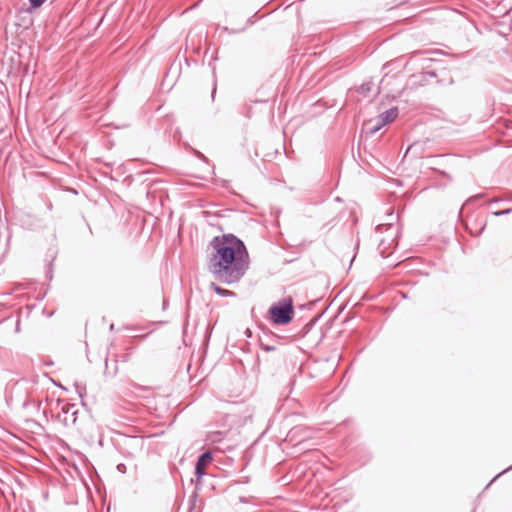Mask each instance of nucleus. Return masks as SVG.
Wrapping results in <instances>:
<instances>
[{
    "instance_id": "f257e3e1",
    "label": "nucleus",
    "mask_w": 512,
    "mask_h": 512,
    "mask_svg": "<svg viewBox=\"0 0 512 512\" xmlns=\"http://www.w3.org/2000/svg\"><path fill=\"white\" fill-rule=\"evenodd\" d=\"M209 246L212 252L207 266L214 279L225 285L241 281L250 267V257L245 243L232 233L215 236Z\"/></svg>"
},
{
    "instance_id": "f03ea898",
    "label": "nucleus",
    "mask_w": 512,
    "mask_h": 512,
    "mask_svg": "<svg viewBox=\"0 0 512 512\" xmlns=\"http://www.w3.org/2000/svg\"><path fill=\"white\" fill-rule=\"evenodd\" d=\"M294 318V306L291 297H284L272 304L268 310V320L273 325H287Z\"/></svg>"
},
{
    "instance_id": "7ed1b4c3",
    "label": "nucleus",
    "mask_w": 512,
    "mask_h": 512,
    "mask_svg": "<svg viewBox=\"0 0 512 512\" xmlns=\"http://www.w3.org/2000/svg\"><path fill=\"white\" fill-rule=\"evenodd\" d=\"M78 414L79 410L76 408L75 404L64 403L60 407L58 420L66 427L75 426L77 424Z\"/></svg>"
},
{
    "instance_id": "20e7f679",
    "label": "nucleus",
    "mask_w": 512,
    "mask_h": 512,
    "mask_svg": "<svg viewBox=\"0 0 512 512\" xmlns=\"http://www.w3.org/2000/svg\"><path fill=\"white\" fill-rule=\"evenodd\" d=\"M399 110L397 107H391L379 115L380 125H386L393 122L398 116Z\"/></svg>"
},
{
    "instance_id": "39448f33",
    "label": "nucleus",
    "mask_w": 512,
    "mask_h": 512,
    "mask_svg": "<svg viewBox=\"0 0 512 512\" xmlns=\"http://www.w3.org/2000/svg\"><path fill=\"white\" fill-rule=\"evenodd\" d=\"M213 461V454L211 451H204L202 452L197 460H196V464L197 466L199 467H202V469H206V467L211 464V462Z\"/></svg>"
},
{
    "instance_id": "423d86ee",
    "label": "nucleus",
    "mask_w": 512,
    "mask_h": 512,
    "mask_svg": "<svg viewBox=\"0 0 512 512\" xmlns=\"http://www.w3.org/2000/svg\"><path fill=\"white\" fill-rule=\"evenodd\" d=\"M210 288L220 297H236L237 294L231 290L222 288L214 282L210 283Z\"/></svg>"
},
{
    "instance_id": "0eeeda50",
    "label": "nucleus",
    "mask_w": 512,
    "mask_h": 512,
    "mask_svg": "<svg viewBox=\"0 0 512 512\" xmlns=\"http://www.w3.org/2000/svg\"><path fill=\"white\" fill-rule=\"evenodd\" d=\"M373 87H374L373 81L369 80V81H366V82L362 83L359 86V88L357 89V92L359 94H361L362 96L367 97V96H369V94L373 90Z\"/></svg>"
},
{
    "instance_id": "6e6552de",
    "label": "nucleus",
    "mask_w": 512,
    "mask_h": 512,
    "mask_svg": "<svg viewBox=\"0 0 512 512\" xmlns=\"http://www.w3.org/2000/svg\"><path fill=\"white\" fill-rule=\"evenodd\" d=\"M437 77V73L434 70H426L420 74V82H428L430 79Z\"/></svg>"
},
{
    "instance_id": "1a4fd4ad",
    "label": "nucleus",
    "mask_w": 512,
    "mask_h": 512,
    "mask_svg": "<svg viewBox=\"0 0 512 512\" xmlns=\"http://www.w3.org/2000/svg\"><path fill=\"white\" fill-rule=\"evenodd\" d=\"M117 371H118L117 361H115L114 369L112 371H110L109 366H108V359L106 358L105 359L104 375L108 376V377H114L117 374Z\"/></svg>"
},
{
    "instance_id": "9d476101",
    "label": "nucleus",
    "mask_w": 512,
    "mask_h": 512,
    "mask_svg": "<svg viewBox=\"0 0 512 512\" xmlns=\"http://www.w3.org/2000/svg\"><path fill=\"white\" fill-rule=\"evenodd\" d=\"M222 436H223V433H222L221 431H215V432H212V433L208 436V439H209L212 443H215V442H219V441H221Z\"/></svg>"
},
{
    "instance_id": "9b49d317",
    "label": "nucleus",
    "mask_w": 512,
    "mask_h": 512,
    "mask_svg": "<svg viewBox=\"0 0 512 512\" xmlns=\"http://www.w3.org/2000/svg\"><path fill=\"white\" fill-rule=\"evenodd\" d=\"M196 482L199 483L203 476L206 474L205 469H202V467H199L195 465V471H194Z\"/></svg>"
},
{
    "instance_id": "f8f14e48",
    "label": "nucleus",
    "mask_w": 512,
    "mask_h": 512,
    "mask_svg": "<svg viewBox=\"0 0 512 512\" xmlns=\"http://www.w3.org/2000/svg\"><path fill=\"white\" fill-rule=\"evenodd\" d=\"M197 498H198V494H197L196 491H194L192 493V495L190 496V498H189L190 506H189V511L188 512H193L194 511Z\"/></svg>"
},
{
    "instance_id": "ddd939ff",
    "label": "nucleus",
    "mask_w": 512,
    "mask_h": 512,
    "mask_svg": "<svg viewBox=\"0 0 512 512\" xmlns=\"http://www.w3.org/2000/svg\"><path fill=\"white\" fill-rule=\"evenodd\" d=\"M47 0H28L31 8L38 9L40 8Z\"/></svg>"
},
{
    "instance_id": "4468645a",
    "label": "nucleus",
    "mask_w": 512,
    "mask_h": 512,
    "mask_svg": "<svg viewBox=\"0 0 512 512\" xmlns=\"http://www.w3.org/2000/svg\"><path fill=\"white\" fill-rule=\"evenodd\" d=\"M260 347L262 350L267 351V352L276 350L275 345L265 344L261 338H260Z\"/></svg>"
},
{
    "instance_id": "2eb2a0df",
    "label": "nucleus",
    "mask_w": 512,
    "mask_h": 512,
    "mask_svg": "<svg viewBox=\"0 0 512 512\" xmlns=\"http://www.w3.org/2000/svg\"><path fill=\"white\" fill-rule=\"evenodd\" d=\"M191 151L192 153L194 154L195 157H197L199 160H202L204 162H208V159L205 157V155L203 153H201L200 151L194 149V148H191Z\"/></svg>"
},
{
    "instance_id": "dca6fc26",
    "label": "nucleus",
    "mask_w": 512,
    "mask_h": 512,
    "mask_svg": "<svg viewBox=\"0 0 512 512\" xmlns=\"http://www.w3.org/2000/svg\"><path fill=\"white\" fill-rule=\"evenodd\" d=\"M512 212V208H507V209H504V210H499V211H494L492 214L496 217H500V216H503V215H508Z\"/></svg>"
},
{
    "instance_id": "f3484780",
    "label": "nucleus",
    "mask_w": 512,
    "mask_h": 512,
    "mask_svg": "<svg viewBox=\"0 0 512 512\" xmlns=\"http://www.w3.org/2000/svg\"><path fill=\"white\" fill-rule=\"evenodd\" d=\"M384 125H380V120L377 121V123L371 127L368 131L369 134L373 135L375 134L377 131H379Z\"/></svg>"
},
{
    "instance_id": "a211bd4d",
    "label": "nucleus",
    "mask_w": 512,
    "mask_h": 512,
    "mask_svg": "<svg viewBox=\"0 0 512 512\" xmlns=\"http://www.w3.org/2000/svg\"><path fill=\"white\" fill-rule=\"evenodd\" d=\"M116 469H117V471H118L119 473H122V474H125V473H126V471H127V467H126V465H125V464H123V463H119V464L117 465Z\"/></svg>"
},
{
    "instance_id": "6ab92c4d",
    "label": "nucleus",
    "mask_w": 512,
    "mask_h": 512,
    "mask_svg": "<svg viewBox=\"0 0 512 512\" xmlns=\"http://www.w3.org/2000/svg\"><path fill=\"white\" fill-rule=\"evenodd\" d=\"M76 391H77V393L79 394V396H80L81 398H83V395H84V393H85V388H83V389H82V388H80V387H79V385H78V384H76Z\"/></svg>"
},
{
    "instance_id": "aec40b11",
    "label": "nucleus",
    "mask_w": 512,
    "mask_h": 512,
    "mask_svg": "<svg viewBox=\"0 0 512 512\" xmlns=\"http://www.w3.org/2000/svg\"><path fill=\"white\" fill-rule=\"evenodd\" d=\"M512 470V465L510 467H508L507 469H505L504 471H502L501 473H499L498 475H496L492 480L491 482L487 485V487L497 478L499 477L500 475H502L503 473L507 472V471H510Z\"/></svg>"
},
{
    "instance_id": "412c9836",
    "label": "nucleus",
    "mask_w": 512,
    "mask_h": 512,
    "mask_svg": "<svg viewBox=\"0 0 512 512\" xmlns=\"http://www.w3.org/2000/svg\"><path fill=\"white\" fill-rule=\"evenodd\" d=\"M484 229H485V224H483V225H482V227L480 228V230H479L477 233H475V234H474V233L471 231V235H473V236L477 237V236H479V235L483 232V230H484Z\"/></svg>"
},
{
    "instance_id": "4be33fe9",
    "label": "nucleus",
    "mask_w": 512,
    "mask_h": 512,
    "mask_svg": "<svg viewBox=\"0 0 512 512\" xmlns=\"http://www.w3.org/2000/svg\"><path fill=\"white\" fill-rule=\"evenodd\" d=\"M481 197H483V194H477V195H475V196L470 197V198L468 199V201H469V202H471V201H474V200L479 199V198H481Z\"/></svg>"
},
{
    "instance_id": "5701e85b",
    "label": "nucleus",
    "mask_w": 512,
    "mask_h": 512,
    "mask_svg": "<svg viewBox=\"0 0 512 512\" xmlns=\"http://www.w3.org/2000/svg\"><path fill=\"white\" fill-rule=\"evenodd\" d=\"M13 291H6V292H1L0 293V297H5V296H9L12 294Z\"/></svg>"
},
{
    "instance_id": "b1692460",
    "label": "nucleus",
    "mask_w": 512,
    "mask_h": 512,
    "mask_svg": "<svg viewBox=\"0 0 512 512\" xmlns=\"http://www.w3.org/2000/svg\"><path fill=\"white\" fill-rule=\"evenodd\" d=\"M24 288H25V287H24V285H23V284H21V283H19V284H16V285H15L14 290H21V289H24Z\"/></svg>"
},
{
    "instance_id": "393cba45",
    "label": "nucleus",
    "mask_w": 512,
    "mask_h": 512,
    "mask_svg": "<svg viewBox=\"0 0 512 512\" xmlns=\"http://www.w3.org/2000/svg\"><path fill=\"white\" fill-rule=\"evenodd\" d=\"M239 501L242 502V503H248L249 502V499L247 497H240L239 498Z\"/></svg>"
},
{
    "instance_id": "a878e982",
    "label": "nucleus",
    "mask_w": 512,
    "mask_h": 512,
    "mask_svg": "<svg viewBox=\"0 0 512 512\" xmlns=\"http://www.w3.org/2000/svg\"><path fill=\"white\" fill-rule=\"evenodd\" d=\"M384 226H385V225H383V224L377 225V227H376V231H382V228H383Z\"/></svg>"
},
{
    "instance_id": "bb28decb",
    "label": "nucleus",
    "mask_w": 512,
    "mask_h": 512,
    "mask_svg": "<svg viewBox=\"0 0 512 512\" xmlns=\"http://www.w3.org/2000/svg\"><path fill=\"white\" fill-rule=\"evenodd\" d=\"M47 274H48L49 279L51 280V279H52V272H51V269H49V271H48V273H47Z\"/></svg>"
},
{
    "instance_id": "cd10ccee",
    "label": "nucleus",
    "mask_w": 512,
    "mask_h": 512,
    "mask_svg": "<svg viewBox=\"0 0 512 512\" xmlns=\"http://www.w3.org/2000/svg\"><path fill=\"white\" fill-rule=\"evenodd\" d=\"M167 304H168L167 301L164 300V302H163V309H166Z\"/></svg>"
},
{
    "instance_id": "c85d7f7f",
    "label": "nucleus",
    "mask_w": 512,
    "mask_h": 512,
    "mask_svg": "<svg viewBox=\"0 0 512 512\" xmlns=\"http://www.w3.org/2000/svg\"><path fill=\"white\" fill-rule=\"evenodd\" d=\"M131 441H138L136 437H130Z\"/></svg>"
},
{
    "instance_id": "c756f323",
    "label": "nucleus",
    "mask_w": 512,
    "mask_h": 512,
    "mask_svg": "<svg viewBox=\"0 0 512 512\" xmlns=\"http://www.w3.org/2000/svg\"><path fill=\"white\" fill-rule=\"evenodd\" d=\"M114 329V324H111L110 325V330H113Z\"/></svg>"
},
{
    "instance_id": "7c9ffc66",
    "label": "nucleus",
    "mask_w": 512,
    "mask_h": 512,
    "mask_svg": "<svg viewBox=\"0 0 512 512\" xmlns=\"http://www.w3.org/2000/svg\"><path fill=\"white\" fill-rule=\"evenodd\" d=\"M19 330V322L17 323L16 331Z\"/></svg>"
}]
</instances>
